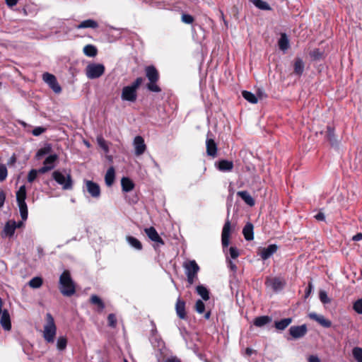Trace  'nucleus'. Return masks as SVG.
<instances>
[{
    "label": "nucleus",
    "mask_w": 362,
    "mask_h": 362,
    "mask_svg": "<svg viewBox=\"0 0 362 362\" xmlns=\"http://www.w3.org/2000/svg\"><path fill=\"white\" fill-rule=\"evenodd\" d=\"M59 290L65 296H71L76 292L74 281L71 277L69 271L65 270L59 277Z\"/></svg>",
    "instance_id": "f257e3e1"
},
{
    "label": "nucleus",
    "mask_w": 362,
    "mask_h": 362,
    "mask_svg": "<svg viewBox=\"0 0 362 362\" xmlns=\"http://www.w3.org/2000/svg\"><path fill=\"white\" fill-rule=\"evenodd\" d=\"M143 81L142 77H138L131 85L124 86L122 90V100L134 103L137 99V90Z\"/></svg>",
    "instance_id": "f03ea898"
},
{
    "label": "nucleus",
    "mask_w": 362,
    "mask_h": 362,
    "mask_svg": "<svg viewBox=\"0 0 362 362\" xmlns=\"http://www.w3.org/2000/svg\"><path fill=\"white\" fill-rule=\"evenodd\" d=\"M57 334V326L54 322V317L50 313L46 314V323L44 325L43 337L47 343H53L54 341Z\"/></svg>",
    "instance_id": "7ed1b4c3"
},
{
    "label": "nucleus",
    "mask_w": 362,
    "mask_h": 362,
    "mask_svg": "<svg viewBox=\"0 0 362 362\" xmlns=\"http://www.w3.org/2000/svg\"><path fill=\"white\" fill-rule=\"evenodd\" d=\"M53 179L62 186L64 190L71 189L73 187V181L71 176L68 174L66 175L62 174L58 170H55L52 173Z\"/></svg>",
    "instance_id": "20e7f679"
},
{
    "label": "nucleus",
    "mask_w": 362,
    "mask_h": 362,
    "mask_svg": "<svg viewBox=\"0 0 362 362\" xmlns=\"http://www.w3.org/2000/svg\"><path fill=\"white\" fill-rule=\"evenodd\" d=\"M105 71V66L100 64H88L86 69V76L90 79H94L101 76Z\"/></svg>",
    "instance_id": "39448f33"
},
{
    "label": "nucleus",
    "mask_w": 362,
    "mask_h": 362,
    "mask_svg": "<svg viewBox=\"0 0 362 362\" xmlns=\"http://www.w3.org/2000/svg\"><path fill=\"white\" fill-rule=\"evenodd\" d=\"M232 226L230 220L228 218L226 219L221 233V242L223 247H227L230 243V235L232 231Z\"/></svg>",
    "instance_id": "423d86ee"
},
{
    "label": "nucleus",
    "mask_w": 362,
    "mask_h": 362,
    "mask_svg": "<svg viewBox=\"0 0 362 362\" xmlns=\"http://www.w3.org/2000/svg\"><path fill=\"white\" fill-rule=\"evenodd\" d=\"M43 81L49 85L50 88L56 93H59L62 91V88L58 83L56 77L49 73H45L42 75Z\"/></svg>",
    "instance_id": "0eeeda50"
},
{
    "label": "nucleus",
    "mask_w": 362,
    "mask_h": 362,
    "mask_svg": "<svg viewBox=\"0 0 362 362\" xmlns=\"http://www.w3.org/2000/svg\"><path fill=\"white\" fill-rule=\"evenodd\" d=\"M86 189L88 194L95 199L100 197V187L98 184L91 180H85Z\"/></svg>",
    "instance_id": "6e6552de"
},
{
    "label": "nucleus",
    "mask_w": 362,
    "mask_h": 362,
    "mask_svg": "<svg viewBox=\"0 0 362 362\" xmlns=\"http://www.w3.org/2000/svg\"><path fill=\"white\" fill-rule=\"evenodd\" d=\"M144 231L146 234V235L148 237V238L155 243L156 245L154 247H159L160 245H164V241L163 239L160 237L158 232L153 227H149L144 229Z\"/></svg>",
    "instance_id": "1a4fd4ad"
},
{
    "label": "nucleus",
    "mask_w": 362,
    "mask_h": 362,
    "mask_svg": "<svg viewBox=\"0 0 362 362\" xmlns=\"http://www.w3.org/2000/svg\"><path fill=\"white\" fill-rule=\"evenodd\" d=\"M265 284L268 287H271L273 291H279L283 289L285 281L279 277L267 278Z\"/></svg>",
    "instance_id": "9d476101"
},
{
    "label": "nucleus",
    "mask_w": 362,
    "mask_h": 362,
    "mask_svg": "<svg viewBox=\"0 0 362 362\" xmlns=\"http://www.w3.org/2000/svg\"><path fill=\"white\" fill-rule=\"evenodd\" d=\"M308 332L306 325L300 326H292L289 329V334L294 339H299L304 337Z\"/></svg>",
    "instance_id": "9b49d317"
},
{
    "label": "nucleus",
    "mask_w": 362,
    "mask_h": 362,
    "mask_svg": "<svg viewBox=\"0 0 362 362\" xmlns=\"http://www.w3.org/2000/svg\"><path fill=\"white\" fill-rule=\"evenodd\" d=\"M133 145L134 146L135 154L136 156L142 155L146 149V146L144 143V139L141 136H136L134 138Z\"/></svg>",
    "instance_id": "f8f14e48"
},
{
    "label": "nucleus",
    "mask_w": 362,
    "mask_h": 362,
    "mask_svg": "<svg viewBox=\"0 0 362 362\" xmlns=\"http://www.w3.org/2000/svg\"><path fill=\"white\" fill-rule=\"evenodd\" d=\"M16 229V221L14 220L8 221L1 232L2 238L12 237Z\"/></svg>",
    "instance_id": "ddd939ff"
},
{
    "label": "nucleus",
    "mask_w": 362,
    "mask_h": 362,
    "mask_svg": "<svg viewBox=\"0 0 362 362\" xmlns=\"http://www.w3.org/2000/svg\"><path fill=\"white\" fill-rule=\"evenodd\" d=\"M308 316L310 319L316 321L323 327L329 328L332 326V322L322 315H317L315 313H310Z\"/></svg>",
    "instance_id": "4468645a"
},
{
    "label": "nucleus",
    "mask_w": 362,
    "mask_h": 362,
    "mask_svg": "<svg viewBox=\"0 0 362 362\" xmlns=\"http://www.w3.org/2000/svg\"><path fill=\"white\" fill-rule=\"evenodd\" d=\"M183 267L185 269L186 275L190 274L191 275L197 276L199 270V267L195 260H190L187 262H185Z\"/></svg>",
    "instance_id": "2eb2a0df"
},
{
    "label": "nucleus",
    "mask_w": 362,
    "mask_h": 362,
    "mask_svg": "<svg viewBox=\"0 0 362 362\" xmlns=\"http://www.w3.org/2000/svg\"><path fill=\"white\" fill-rule=\"evenodd\" d=\"M278 247L276 245H269L267 247H264L261 250L259 255L264 260L269 258L273 254L277 251Z\"/></svg>",
    "instance_id": "dca6fc26"
},
{
    "label": "nucleus",
    "mask_w": 362,
    "mask_h": 362,
    "mask_svg": "<svg viewBox=\"0 0 362 362\" xmlns=\"http://www.w3.org/2000/svg\"><path fill=\"white\" fill-rule=\"evenodd\" d=\"M146 76L149 81L157 82L159 79V74L153 66H146L145 69Z\"/></svg>",
    "instance_id": "f3484780"
},
{
    "label": "nucleus",
    "mask_w": 362,
    "mask_h": 362,
    "mask_svg": "<svg viewBox=\"0 0 362 362\" xmlns=\"http://www.w3.org/2000/svg\"><path fill=\"white\" fill-rule=\"evenodd\" d=\"M175 310L177 316L184 320L186 318V312H185V302L182 300L180 298H178L175 304Z\"/></svg>",
    "instance_id": "a211bd4d"
},
{
    "label": "nucleus",
    "mask_w": 362,
    "mask_h": 362,
    "mask_svg": "<svg viewBox=\"0 0 362 362\" xmlns=\"http://www.w3.org/2000/svg\"><path fill=\"white\" fill-rule=\"evenodd\" d=\"M0 324L5 330H6V331L11 330V319H10L9 313L7 310H3L2 315H1V318H0Z\"/></svg>",
    "instance_id": "6ab92c4d"
},
{
    "label": "nucleus",
    "mask_w": 362,
    "mask_h": 362,
    "mask_svg": "<svg viewBox=\"0 0 362 362\" xmlns=\"http://www.w3.org/2000/svg\"><path fill=\"white\" fill-rule=\"evenodd\" d=\"M206 153L208 156L213 158L217 155V146L212 139H208L206 141Z\"/></svg>",
    "instance_id": "aec40b11"
},
{
    "label": "nucleus",
    "mask_w": 362,
    "mask_h": 362,
    "mask_svg": "<svg viewBox=\"0 0 362 362\" xmlns=\"http://www.w3.org/2000/svg\"><path fill=\"white\" fill-rule=\"evenodd\" d=\"M233 168V163L228 160H221L218 163V169L222 172L231 171Z\"/></svg>",
    "instance_id": "412c9836"
},
{
    "label": "nucleus",
    "mask_w": 362,
    "mask_h": 362,
    "mask_svg": "<svg viewBox=\"0 0 362 362\" xmlns=\"http://www.w3.org/2000/svg\"><path fill=\"white\" fill-rule=\"evenodd\" d=\"M115 178V171L113 167H110L106 172L105 182L107 186L110 187L113 185Z\"/></svg>",
    "instance_id": "4be33fe9"
},
{
    "label": "nucleus",
    "mask_w": 362,
    "mask_h": 362,
    "mask_svg": "<svg viewBox=\"0 0 362 362\" xmlns=\"http://www.w3.org/2000/svg\"><path fill=\"white\" fill-rule=\"evenodd\" d=\"M243 233L246 240H253V225L251 223H247L243 228Z\"/></svg>",
    "instance_id": "5701e85b"
},
{
    "label": "nucleus",
    "mask_w": 362,
    "mask_h": 362,
    "mask_svg": "<svg viewBox=\"0 0 362 362\" xmlns=\"http://www.w3.org/2000/svg\"><path fill=\"white\" fill-rule=\"evenodd\" d=\"M292 322V318L288 317L274 322V327L278 330H284Z\"/></svg>",
    "instance_id": "b1692460"
},
{
    "label": "nucleus",
    "mask_w": 362,
    "mask_h": 362,
    "mask_svg": "<svg viewBox=\"0 0 362 362\" xmlns=\"http://www.w3.org/2000/svg\"><path fill=\"white\" fill-rule=\"evenodd\" d=\"M98 27V23L92 19L85 20L76 26V28L78 29L88 28H97Z\"/></svg>",
    "instance_id": "393cba45"
},
{
    "label": "nucleus",
    "mask_w": 362,
    "mask_h": 362,
    "mask_svg": "<svg viewBox=\"0 0 362 362\" xmlns=\"http://www.w3.org/2000/svg\"><path fill=\"white\" fill-rule=\"evenodd\" d=\"M238 195L249 206L255 205V200L247 191H240L238 192Z\"/></svg>",
    "instance_id": "a878e982"
},
{
    "label": "nucleus",
    "mask_w": 362,
    "mask_h": 362,
    "mask_svg": "<svg viewBox=\"0 0 362 362\" xmlns=\"http://www.w3.org/2000/svg\"><path fill=\"white\" fill-rule=\"evenodd\" d=\"M121 185L124 192H129L134 187V184L128 177H122L121 180Z\"/></svg>",
    "instance_id": "bb28decb"
},
{
    "label": "nucleus",
    "mask_w": 362,
    "mask_h": 362,
    "mask_svg": "<svg viewBox=\"0 0 362 362\" xmlns=\"http://www.w3.org/2000/svg\"><path fill=\"white\" fill-rule=\"evenodd\" d=\"M126 240H127V243L131 245V247H132L135 250H142L141 243L136 238H134L133 236L128 235L126 237Z\"/></svg>",
    "instance_id": "cd10ccee"
},
{
    "label": "nucleus",
    "mask_w": 362,
    "mask_h": 362,
    "mask_svg": "<svg viewBox=\"0 0 362 362\" xmlns=\"http://www.w3.org/2000/svg\"><path fill=\"white\" fill-rule=\"evenodd\" d=\"M272 322V318L269 316H260L257 317L254 320V325L257 327H262Z\"/></svg>",
    "instance_id": "c85d7f7f"
},
{
    "label": "nucleus",
    "mask_w": 362,
    "mask_h": 362,
    "mask_svg": "<svg viewBox=\"0 0 362 362\" xmlns=\"http://www.w3.org/2000/svg\"><path fill=\"white\" fill-rule=\"evenodd\" d=\"M294 74L300 76L304 71V63L301 59H296L294 62Z\"/></svg>",
    "instance_id": "c756f323"
},
{
    "label": "nucleus",
    "mask_w": 362,
    "mask_h": 362,
    "mask_svg": "<svg viewBox=\"0 0 362 362\" xmlns=\"http://www.w3.org/2000/svg\"><path fill=\"white\" fill-rule=\"evenodd\" d=\"M26 199V189L25 185H22L20 187L18 190L16 192V201L17 203L19 202H25Z\"/></svg>",
    "instance_id": "7c9ffc66"
},
{
    "label": "nucleus",
    "mask_w": 362,
    "mask_h": 362,
    "mask_svg": "<svg viewBox=\"0 0 362 362\" xmlns=\"http://www.w3.org/2000/svg\"><path fill=\"white\" fill-rule=\"evenodd\" d=\"M279 47L280 49L285 51L289 47L288 39L285 33L281 34V37L279 40Z\"/></svg>",
    "instance_id": "2f4dec72"
},
{
    "label": "nucleus",
    "mask_w": 362,
    "mask_h": 362,
    "mask_svg": "<svg viewBox=\"0 0 362 362\" xmlns=\"http://www.w3.org/2000/svg\"><path fill=\"white\" fill-rule=\"evenodd\" d=\"M90 302L96 305L99 311H102L105 308V304L103 300L96 295H92L90 298Z\"/></svg>",
    "instance_id": "473e14b6"
},
{
    "label": "nucleus",
    "mask_w": 362,
    "mask_h": 362,
    "mask_svg": "<svg viewBox=\"0 0 362 362\" xmlns=\"http://www.w3.org/2000/svg\"><path fill=\"white\" fill-rule=\"evenodd\" d=\"M196 290L197 293L203 298V300H207L209 299V291L205 286L202 285L197 286Z\"/></svg>",
    "instance_id": "72a5a7b5"
},
{
    "label": "nucleus",
    "mask_w": 362,
    "mask_h": 362,
    "mask_svg": "<svg viewBox=\"0 0 362 362\" xmlns=\"http://www.w3.org/2000/svg\"><path fill=\"white\" fill-rule=\"evenodd\" d=\"M84 54L90 57L96 56L98 50L96 47L92 45H87L83 47Z\"/></svg>",
    "instance_id": "f704fd0d"
},
{
    "label": "nucleus",
    "mask_w": 362,
    "mask_h": 362,
    "mask_svg": "<svg viewBox=\"0 0 362 362\" xmlns=\"http://www.w3.org/2000/svg\"><path fill=\"white\" fill-rule=\"evenodd\" d=\"M20 214L23 221H25L28 218V206L25 202L17 203Z\"/></svg>",
    "instance_id": "c9c22d12"
},
{
    "label": "nucleus",
    "mask_w": 362,
    "mask_h": 362,
    "mask_svg": "<svg viewBox=\"0 0 362 362\" xmlns=\"http://www.w3.org/2000/svg\"><path fill=\"white\" fill-rule=\"evenodd\" d=\"M242 95L246 100L252 104H256L258 101L257 98L255 96V95L250 91L243 90L242 92Z\"/></svg>",
    "instance_id": "e433bc0d"
},
{
    "label": "nucleus",
    "mask_w": 362,
    "mask_h": 362,
    "mask_svg": "<svg viewBox=\"0 0 362 362\" xmlns=\"http://www.w3.org/2000/svg\"><path fill=\"white\" fill-rule=\"evenodd\" d=\"M67 345V339L66 337L61 336L57 339V348L59 351H63L66 349Z\"/></svg>",
    "instance_id": "4c0bfd02"
},
{
    "label": "nucleus",
    "mask_w": 362,
    "mask_h": 362,
    "mask_svg": "<svg viewBox=\"0 0 362 362\" xmlns=\"http://www.w3.org/2000/svg\"><path fill=\"white\" fill-rule=\"evenodd\" d=\"M42 284V279L40 277H34L28 282V285L33 288H38Z\"/></svg>",
    "instance_id": "58836bf2"
},
{
    "label": "nucleus",
    "mask_w": 362,
    "mask_h": 362,
    "mask_svg": "<svg viewBox=\"0 0 362 362\" xmlns=\"http://www.w3.org/2000/svg\"><path fill=\"white\" fill-rule=\"evenodd\" d=\"M52 148L49 145H47L43 148L39 149L36 153V158L37 159H40L42 156L46 154H48L51 152Z\"/></svg>",
    "instance_id": "ea45409f"
},
{
    "label": "nucleus",
    "mask_w": 362,
    "mask_h": 362,
    "mask_svg": "<svg viewBox=\"0 0 362 362\" xmlns=\"http://www.w3.org/2000/svg\"><path fill=\"white\" fill-rule=\"evenodd\" d=\"M326 136L327 140L331 143V144L333 145L336 142L334 129L329 126L327 127Z\"/></svg>",
    "instance_id": "a19ab883"
},
{
    "label": "nucleus",
    "mask_w": 362,
    "mask_h": 362,
    "mask_svg": "<svg viewBox=\"0 0 362 362\" xmlns=\"http://www.w3.org/2000/svg\"><path fill=\"white\" fill-rule=\"evenodd\" d=\"M253 4L262 10H270L269 5L262 0H252Z\"/></svg>",
    "instance_id": "79ce46f5"
},
{
    "label": "nucleus",
    "mask_w": 362,
    "mask_h": 362,
    "mask_svg": "<svg viewBox=\"0 0 362 362\" xmlns=\"http://www.w3.org/2000/svg\"><path fill=\"white\" fill-rule=\"evenodd\" d=\"M352 354L357 362H362V348L354 347L352 350Z\"/></svg>",
    "instance_id": "37998d69"
},
{
    "label": "nucleus",
    "mask_w": 362,
    "mask_h": 362,
    "mask_svg": "<svg viewBox=\"0 0 362 362\" xmlns=\"http://www.w3.org/2000/svg\"><path fill=\"white\" fill-rule=\"evenodd\" d=\"M58 156L56 154L49 156L44 161L43 165H52L54 168V162L57 160Z\"/></svg>",
    "instance_id": "c03bdc74"
},
{
    "label": "nucleus",
    "mask_w": 362,
    "mask_h": 362,
    "mask_svg": "<svg viewBox=\"0 0 362 362\" xmlns=\"http://www.w3.org/2000/svg\"><path fill=\"white\" fill-rule=\"evenodd\" d=\"M157 82L149 81L147 84V88L151 91L155 93H159L161 91L160 88L157 85Z\"/></svg>",
    "instance_id": "a18cd8bd"
},
{
    "label": "nucleus",
    "mask_w": 362,
    "mask_h": 362,
    "mask_svg": "<svg viewBox=\"0 0 362 362\" xmlns=\"http://www.w3.org/2000/svg\"><path fill=\"white\" fill-rule=\"evenodd\" d=\"M195 310L199 314H202L204 312L205 305L202 300H197V302L195 303Z\"/></svg>",
    "instance_id": "49530a36"
},
{
    "label": "nucleus",
    "mask_w": 362,
    "mask_h": 362,
    "mask_svg": "<svg viewBox=\"0 0 362 362\" xmlns=\"http://www.w3.org/2000/svg\"><path fill=\"white\" fill-rule=\"evenodd\" d=\"M8 175L7 169L4 165H0V181L6 180Z\"/></svg>",
    "instance_id": "de8ad7c7"
},
{
    "label": "nucleus",
    "mask_w": 362,
    "mask_h": 362,
    "mask_svg": "<svg viewBox=\"0 0 362 362\" xmlns=\"http://www.w3.org/2000/svg\"><path fill=\"white\" fill-rule=\"evenodd\" d=\"M108 325L111 327H115L117 325L116 316L111 313L107 317Z\"/></svg>",
    "instance_id": "09e8293b"
},
{
    "label": "nucleus",
    "mask_w": 362,
    "mask_h": 362,
    "mask_svg": "<svg viewBox=\"0 0 362 362\" xmlns=\"http://www.w3.org/2000/svg\"><path fill=\"white\" fill-rule=\"evenodd\" d=\"M354 309L358 314H362V299H359L355 302Z\"/></svg>",
    "instance_id": "8fccbe9b"
},
{
    "label": "nucleus",
    "mask_w": 362,
    "mask_h": 362,
    "mask_svg": "<svg viewBox=\"0 0 362 362\" xmlns=\"http://www.w3.org/2000/svg\"><path fill=\"white\" fill-rule=\"evenodd\" d=\"M37 170L35 169L31 170L28 175V181L29 182H33L37 177Z\"/></svg>",
    "instance_id": "3c124183"
},
{
    "label": "nucleus",
    "mask_w": 362,
    "mask_h": 362,
    "mask_svg": "<svg viewBox=\"0 0 362 362\" xmlns=\"http://www.w3.org/2000/svg\"><path fill=\"white\" fill-rule=\"evenodd\" d=\"M182 21L187 24H191L194 21V18L189 14H182Z\"/></svg>",
    "instance_id": "603ef678"
},
{
    "label": "nucleus",
    "mask_w": 362,
    "mask_h": 362,
    "mask_svg": "<svg viewBox=\"0 0 362 362\" xmlns=\"http://www.w3.org/2000/svg\"><path fill=\"white\" fill-rule=\"evenodd\" d=\"M319 297L322 303H328L330 302L329 298H328L327 293L324 291H321L319 294Z\"/></svg>",
    "instance_id": "864d4df0"
},
{
    "label": "nucleus",
    "mask_w": 362,
    "mask_h": 362,
    "mask_svg": "<svg viewBox=\"0 0 362 362\" xmlns=\"http://www.w3.org/2000/svg\"><path fill=\"white\" fill-rule=\"evenodd\" d=\"M229 253L233 259H236L240 255L238 250L235 247H230L229 248Z\"/></svg>",
    "instance_id": "5fc2aeb1"
},
{
    "label": "nucleus",
    "mask_w": 362,
    "mask_h": 362,
    "mask_svg": "<svg viewBox=\"0 0 362 362\" xmlns=\"http://www.w3.org/2000/svg\"><path fill=\"white\" fill-rule=\"evenodd\" d=\"M98 145L103 148L104 149L105 151H108V147L106 145V142L105 141V139L102 137H98Z\"/></svg>",
    "instance_id": "6e6d98bb"
},
{
    "label": "nucleus",
    "mask_w": 362,
    "mask_h": 362,
    "mask_svg": "<svg viewBox=\"0 0 362 362\" xmlns=\"http://www.w3.org/2000/svg\"><path fill=\"white\" fill-rule=\"evenodd\" d=\"M45 130H46V129H45V128H44V127H35V128L33 130L32 133H33V134L34 136H40V135L41 134H42L43 132H45Z\"/></svg>",
    "instance_id": "4d7b16f0"
},
{
    "label": "nucleus",
    "mask_w": 362,
    "mask_h": 362,
    "mask_svg": "<svg viewBox=\"0 0 362 362\" xmlns=\"http://www.w3.org/2000/svg\"><path fill=\"white\" fill-rule=\"evenodd\" d=\"M52 169H53V166L43 165V166L41 168H40L37 172H39L40 173H45L51 170Z\"/></svg>",
    "instance_id": "13d9d810"
},
{
    "label": "nucleus",
    "mask_w": 362,
    "mask_h": 362,
    "mask_svg": "<svg viewBox=\"0 0 362 362\" xmlns=\"http://www.w3.org/2000/svg\"><path fill=\"white\" fill-rule=\"evenodd\" d=\"M6 199V194L4 191L0 190V208L4 206Z\"/></svg>",
    "instance_id": "bf43d9fd"
},
{
    "label": "nucleus",
    "mask_w": 362,
    "mask_h": 362,
    "mask_svg": "<svg viewBox=\"0 0 362 362\" xmlns=\"http://www.w3.org/2000/svg\"><path fill=\"white\" fill-rule=\"evenodd\" d=\"M308 362H321L318 356L315 355L310 356L308 358Z\"/></svg>",
    "instance_id": "052dcab7"
},
{
    "label": "nucleus",
    "mask_w": 362,
    "mask_h": 362,
    "mask_svg": "<svg viewBox=\"0 0 362 362\" xmlns=\"http://www.w3.org/2000/svg\"><path fill=\"white\" fill-rule=\"evenodd\" d=\"M315 218L317 221H325V214H324L322 212H319V213H317V214L315 216Z\"/></svg>",
    "instance_id": "680f3d73"
},
{
    "label": "nucleus",
    "mask_w": 362,
    "mask_h": 362,
    "mask_svg": "<svg viewBox=\"0 0 362 362\" xmlns=\"http://www.w3.org/2000/svg\"><path fill=\"white\" fill-rule=\"evenodd\" d=\"M197 276H194V275H191L190 274H189L188 275H187V281L188 283L192 285L194 284V279L196 278Z\"/></svg>",
    "instance_id": "e2e57ef3"
},
{
    "label": "nucleus",
    "mask_w": 362,
    "mask_h": 362,
    "mask_svg": "<svg viewBox=\"0 0 362 362\" xmlns=\"http://www.w3.org/2000/svg\"><path fill=\"white\" fill-rule=\"evenodd\" d=\"M228 265H229V267L230 269L233 271V272H236L237 270V266L235 265V264L234 262H233L232 261H229L228 262Z\"/></svg>",
    "instance_id": "0e129e2a"
},
{
    "label": "nucleus",
    "mask_w": 362,
    "mask_h": 362,
    "mask_svg": "<svg viewBox=\"0 0 362 362\" xmlns=\"http://www.w3.org/2000/svg\"><path fill=\"white\" fill-rule=\"evenodd\" d=\"M352 240L354 241H359L362 240V233H357L353 236Z\"/></svg>",
    "instance_id": "69168bd1"
},
{
    "label": "nucleus",
    "mask_w": 362,
    "mask_h": 362,
    "mask_svg": "<svg viewBox=\"0 0 362 362\" xmlns=\"http://www.w3.org/2000/svg\"><path fill=\"white\" fill-rule=\"evenodd\" d=\"M5 1H6V3L9 6H13L16 5V4H17V0H5Z\"/></svg>",
    "instance_id": "338daca9"
},
{
    "label": "nucleus",
    "mask_w": 362,
    "mask_h": 362,
    "mask_svg": "<svg viewBox=\"0 0 362 362\" xmlns=\"http://www.w3.org/2000/svg\"><path fill=\"white\" fill-rule=\"evenodd\" d=\"M165 362H181L180 359L176 357H171L165 360Z\"/></svg>",
    "instance_id": "774afa93"
}]
</instances>
